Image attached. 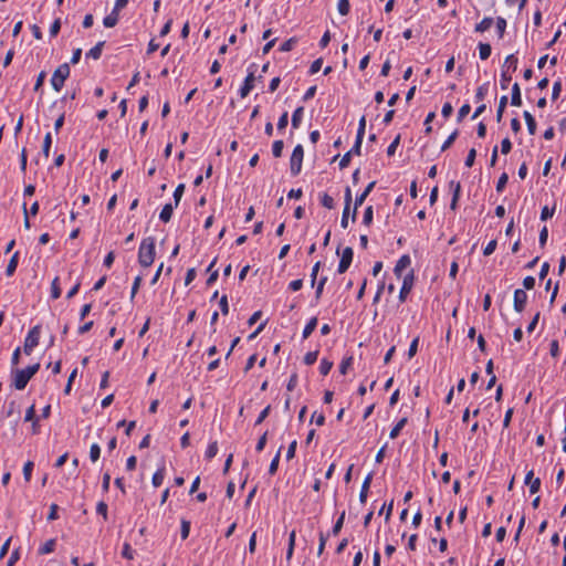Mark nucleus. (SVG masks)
Here are the masks:
<instances>
[{
  "label": "nucleus",
  "mask_w": 566,
  "mask_h": 566,
  "mask_svg": "<svg viewBox=\"0 0 566 566\" xmlns=\"http://www.w3.org/2000/svg\"><path fill=\"white\" fill-rule=\"evenodd\" d=\"M155 238L147 237L143 239L138 250V262L143 268H148L155 260Z\"/></svg>",
  "instance_id": "f257e3e1"
},
{
  "label": "nucleus",
  "mask_w": 566,
  "mask_h": 566,
  "mask_svg": "<svg viewBox=\"0 0 566 566\" xmlns=\"http://www.w3.org/2000/svg\"><path fill=\"white\" fill-rule=\"evenodd\" d=\"M39 369H40L39 363L30 365L24 369H15L13 371V382H12L14 388L17 390H23L27 387L29 380L38 373Z\"/></svg>",
  "instance_id": "f03ea898"
},
{
  "label": "nucleus",
  "mask_w": 566,
  "mask_h": 566,
  "mask_svg": "<svg viewBox=\"0 0 566 566\" xmlns=\"http://www.w3.org/2000/svg\"><path fill=\"white\" fill-rule=\"evenodd\" d=\"M70 72L69 63H63L57 66L51 77V85L54 91L60 92L63 88L66 78L70 76Z\"/></svg>",
  "instance_id": "7ed1b4c3"
},
{
  "label": "nucleus",
  "mask_w": 566,
  "mask_h": 566,
  "mask_svg": "<svg viewBox=\"0 0 566 566\" xmlns=\"http://www.w3.org/2000/svg\"><path fill=\"white\" fill-rule=\"evenodd\" d=\"M304 158V148L301 144L296 145L290 158V170L293 177L297 176L302 170V163Z\"/></svg>",
  "instance_id": "20e7f679"
},
{
  "label": "nucleus",
  "mask_w": 566,
  "mask_h": 566,
  "mask_svg": "<svg viewBox=\"0 0 566 566\" xmlns=\"http://www.w3.org/2000/svg\"><path fill=\"white\" fill-rule=\"evenodd\" d=\"M253 67H255V64L250 65L249 72H248L247 77L244 78L243 85L239 90V94H240L241 98L247 97L250 94V92L252 91V88L254 87L255 76H254V70H252Z\"/></svg>",
  "instance_id": "39448f33"
},
{
  "label": "nucleus",
  "mask_w": 566,
  "mask_h": 566,
  "mask_svg": "<svg viewBox=\"0 0 566 566\" xmlns=\"http://www.w3.org/2000/svg\"><path fill=\"white\" fill-rule=\"evenodd\" d=\"M413 280H415L413 270H410V272L403 276L402 285H401V289L399 292V301L401 303L407 300L408 294L412 290Z\"/></svg>",
  "instance_id": "423d86ee"
},
{
  "label": "nucleus",
  "mask_w": 566,
  "mask_h": 566,
  "mask_svg": "<svg viewBox=\"0 0 566 566\" xmlns=\"http://www.w3.org/2000/svg\"><path fill=\"white\" fill-rule=\"evenodd\" d=\"M353 256H354V251L350 247H347L343 250L340 260L338 263V268H337V272L339 274H343L348 270V268L352 264Z\"/></svg>",
  "instance_id": "0eeeda50"
},
{
  "label": "nucleus",
  "mask_w": 566,
  "mask_h": 566,
  "mask_svg": "<svg viewBox=\"0 0 566 566\" xmlns=\"http://www.w3.org/2000/svg\"><path fill=\"white\" fill-rule=\"evenodd\" d=\"M527 303V294L523 289H516L514 291L513 307L517 313H522L525 310Z\"/></svg>",
  "instance_id": "6e6552de"
},
{
  "label": "nucleus",
  "mask_w": 566,
  "mask_h": 566,
  "mask_svg": "<svg viewBox=\"0 0 566 566\" xmlns=\"http://www.w3.org/2000/svg\"><path fill=\"white\" fill-rule=\"evenodd\" d=\"M375 185H376V181H371L367 185V187L365 188V190L356 196V199H355V203H354V211H353V214H352V220L355 221L356 220V213H357V209L358 207H360L364 201L366 200V198L368 197V195L373 191V189L375 188Z\"/></svg>",
  "instance_id": "1a4fd4ad"
},
{
  "label": "nucleus",
  "mask_w": 566,
  "mask_h": 566,
  "mask_svg": "<svg viewBox=\"0 0 566 566\" xmlns=\"http://www.w3.org/2000/svg\"><path fill=\"white\" fill-rule=\"evenodd\" d=\"M411 263V259L408 254H403L397 261L394 273L397 277H401L403 270H406Z\"/></svg>",
  "instance_id": "9d476101"
},
{
  "label": "nucleus",
  "mask_w": 566,
  "mask_h": 566,
  "mask_svg": "<svg viewBox=\"0 0 566 566\" xmlns=\"http://www.w3.org/2000/svg\"><path fill=\"white\" fill-rule=\"evenodd\" d=\"M40 334H41V326L40 325L33 326L28 332V335H27V337L24 339V343L33 345V346L36 347L39 345Z\"/></svg>",
  "instance_id": "9b49d317"
},
{
  "label": "nucleus",
  "mask_w": 566,
  "mask_h": 566,
  "mask_svg": "<svg viewBox=\"0 0 566 566\" xmlns=\"http://www.w3.org/2000/svg\"><path fill=\"white\" fill-rule=\"evenodd\" d=\"M371 480H373V473H369V474H367V476L365 478V480L361 484V489H360V493H359V501L363 504L366 503V501H367V495H368Z\"/></svg>",
  "instance_id": "f8f14e48"
},
{
  "label": "nucleus",
  "mask_w": 566,
  "mask_h": 566,
  "mask_svg": "<svg viewBox=\"0 0 566 566\" xmlns=\"http://www.w3.org/2000/svg\"><path fill=\"white\" fill-rule=\"evenodd\" d=\"M104 44H105V41H99L97 42L87 53H86V57L87 59H93V60H98L102 55V51H103V48H104Z\"/></svg>",
  "instance_id": "ddd939ff"
},
{
  "label": "nucleus",
  "mask_w": 566,
  "mask_h": 566,
  "mask_svg": "<svg viewBox=\"0 0 566 566\" xmlns=\"http://www.w3.org/2000/svg\"><path fill=\"white\" fill-rule=\"evenodd\" d=\"M304 115V107L298 106L292 114L291 124L294 129H297L302 123Z\"/></svg>",
  "instance_id": "4468645a"
},
{
  "label": "nucleus",
  "mask_w": 566,
  "mask_h": 566,
  "mask_svg": "<svg viewBox=\"0 0 566 566\" xmlns=\"http://www.w3.org/2000/svg\"><path fill=\"white\" fill-rule=\"evenodd\" d=\"M174 208H175V205H172V203H166V205L163 207V209H161V211H160V213H159V219H160L163 222H165V223L169 222V221H170V219H171V217H172Z\"/></svg>",
  "instance_id": "2eb2a0df"
},
{
  "label": "nucleus",
  "mask_w": 566,
  "mask_h": 566,
  "mask_svg": "<svg viewBox=\"0 0 566 566\" xmlns=\"http://www.w3.org/2000/svg\"><path fill=\"white\" fill-rule=\"evenodd\" d=\"M511 104L513 106L522 105L521 88H520L518 83H514L512 86Z\"/></svg>",
  "instance_id": "dca6fc26"
},
{
  "label": "nucleus",
  "mask_w": 566,
  "mask_h": 566,
  "mask_svg": "<svg viewBox=\"0 0 566 566\" xmlns=\"http://www.w3.org/2000/svg\"><path fill=\"white\" fill-rule=\"evenodd\" d=\"M493 22V18L485 17L480 23L475 24L474 31L478 33H483L492 27Z\"/></svg>",
  "instance_id": "f3484780"
},
{
  "label": "nucleus",
  "mask_w": 566,
  "mask_h": 566,
  "mask_svg": "<svg viewBox=\"0 0 566 566\" xmlns=\"http://www.w3.org/2000/svg\"><path fill=\"white\" fill-rule=\"evenodd\" d=\"M408 422V418L407 417H403L401 418L394 427L392 429L390 430L389 432V437L390 439H396L400 431L403 429V427L407 424Z\"/></svg>",
  "instance_id": "a211bd4d"
},
{
  "label": "nucleus",
  "mask_w": 566,
  "mask_h": 566,
  "mask_svg": "<svg viewBox=\"0 0 566 566\" xmlns=\"http://www.w3.org/2000/svg\"><path fill=\"white\" fill-rule=\"evenodd\" d=\"M523 116L526 122L530 135H534L536 133V122L533 115L528 111H524Z\"/></svg>",
  "instance_id": "6ab92c4d"
},
{
  "label": "nucleus",
  "mask_w": 566,
  "mask_h": 566,
  "mask_svg": "<svg viewBox=\"0 0 566 566\" xmlns=\"http://www.w3.org/2000/svg\"><path fill=\"white\" fill-rule=\"evenodd\" d=\"M511 80H512V73L509 72V69H505V65H502L501 80H500L501 88L506 90L509 87Z\"/></svg>",
  "instance_id": "aec40b11"
},
{
  "label": "nucleus",
  "mask_w": 566,
  "mask_h": 566,
  "mask_svg": "<svg viewBox=\"0 0 566 566\" xmlns=\"http://www.w3.org/2000/svg\"><path fill=\"white\" fill-rule=\"evenodd\" d=\"M18 262H19V252H15V253L11 256V259H10V261H9L8 265H7V269H6V274H7V276H12V275H13V273H14V272H15V270H17Z\"/></svg>",
  "instance_id": "412c9836"
},
{
  "label": "nucleus",
  "mask_w": 566,
  "mask_h": 566,
  "mask_svg": "<svg viewBox=\"0 0 566 566\" xmlns=\"http://www.w3.org/2000/svg\"><path fill=\"white\" fill-rule=\"evenodd\" d=\"M317 326V317H312L307 324L305 325L304 329H303V334H302V337L304 339L308 338L310 335L314 332V329L316 328Z\"/></svg>",
  "instance_id": "4be33fe9"
},
{
  "label": "nucleus",
  "mask_w": 566,
  "mask_h": 566,
  "mask_svg": "<svg viewBox=\"0 0 566 566\" xmlns=\"http://www.w3.org/2000/svg\"><path fill=\"white\" fill-rule=\"evenodd\" d=\"M517 62L518 60L515 54H510L506 56L503 65H505V69H509L510 73H513L517 69Z\"/></svg>",
  "instance_id": "5701e85b"
},
{
  "label": "nucleus",
  "mask_w": 566,
  "mask_h": 566,
  "mask_svg": "<svg viewBox=\"0 0 566 566\" xmlns=\"http://www.w3.org/2000/svg\"><path fill=\"white\" fill-rule=\"evenodd\" d=\"M118 22V12L112 10V12L106 15L103 20V24L106 27V28H113L117 24Z\"/></svg>",
  "instance_id": "b1692460"
},
{
  "label": "nucleus",
  "mask_w": 566,
  "mask_h": 566,
  "mask_svg": "<svg viewBox=\"0 0 566 566\" xmlns=\"http://www.w3.org/2000/svg\"><path fill=\"white\" fill-rule=\"evenodd\" d=\"M478 48H479V55H480L481 60H486L490 57L492 48L489 43L480 42Z\"/></svg>",
  "instance_id": "393cba45"
},
{
  "label": "nucleus",
  "mask_w": 566,
  "mask_h": 566,
  "mask_svg": "<svg viewBox=\"0 0 566 566\" xmlns=\"http://www.w3.org/2000/svg\"><path fill=\"white\" fill-rule=\"evenodd\" d=\"M55 549V539L51 538L46 541L40 548L39 554L40 555H46L52 553Z\"/></svg>",
  "instance_id": "a878e982"
},
{
  "label": "nucleus",
  "mask_w": 566,
  "mask_h": 566,
  "mask_svg": "<svg viewBox=\"0 0 566 566\" xmlns=\"http://www.w3.org/2000/svg\"><path fill=\"white\" fill-rule=\"evenodd\" d=\"M164 479H165V468L158 469L153 475V479H151L153 485L155 488L160 486L164 482Z\"/></svg>",
  "instance_id": "bb28decb"
},
{
  "label": "nucleus",
  "mask_w": 566,
  "mask_h": 566,
  "mask_svg": "<svg viewBox=\"0 0 566 566\" xmlns=\"http://www.w3.org/2000/svg\"><path fill=\"white\" fill-rule=\"evenodd\" d=\"M51 145H52V136H51V133H48L44 136L43 146H42V154L46 159L50 157Z\"/></svg>",
  "instance_id": "cd10ccee"
},
{
  "label": "nucleus",
  "mask_w": 566,
  "mask_h": 566,
  "mask_svg": "<svg viewBox=\"0 0 566 566\" xmlns=\"http://www.w3.org/2000/svg\"><path fill=\"white\" fill-rule=\"evenodd\" d=\"M60 296H61L60 282H59V277L55 276L51 283V297L53 300H57Z\"/></svg>",
  "instance_id": "c85d7f7f"
},
{
  "label": "nucleus",
  "mask_w": 566,
  "mask_h": 566,
  "mask_svg": "<svg viewBox=\"0 0 566 566\" xmlns=\"http://www.w3.org/2000/svg\"><path fill=\"white\" fill-rule=\"evenodd\" d=\"M506 105H507V96H506V95H503V96L500 98L499 107H497V111H496V120H497V122H501V120H502L503 113H504V109H505Z\"/></svg>",
  "instance_id": "c756f323"
},
{
  "label": "nucleus",
  "mask_w": 566,
  "mask_h": 566,
  "mask_svg": "<svg viewBox=\"0 0 566 566\" xmlns=\"http://www.w3.org/2000/svg\"><path fill=\"white\" fill-rule=\"evenodd\" d=\"M488 92H489V83H484V84L480 85L475 91V101L480 102V101L484 99Z\"/></svg>",
  "instance_id": "7c9ffc66"
},
{
  "label": "nucleus",
  "mask_w": 566,
  "mask_h": 566,
  "mask_svg": "<svg viewBox=\"0 0 566 566\" xmlns=\"http://www.w3.org/2000/svg\"><path fill=\"white\" fill-rule=\"evenodd\" d=\"M495 25H496V31H497L499 38L502 39L505 33V29H506V20L503 17H497L496 21H495Z\"/></svg>",
  "instance_id": "2f4dec72"
},
{
  "label": "nucleus",
  "mask_w": 566,
  "mask_h": 566,
  "mask_svg": "<svg viewBox=\"0 0 566 566\" xmlns=\"http://www.w3.org/2000/svg\"><path fill=\"white\" fill-rule=\"evenodd\" d=\"M373 219H374V209H373V206H368V207H366V209L364 211L363 223L368 227L371 224Z\"/></svg>",
  "instance_id": "473e14b6"
},
{
  "label": "nucleus",
  "mask_w": 566,
  "mask_h": 566,
  "mask_svg": "<svg viewBox=\"0 0 566 566\" xmlns=\"http://www.w3.org/2000/svg\"><path fill=\"white\" fill-rule=\"evenodd\" d=\"M344 521H345V511L342 512V514L339 515V517L337 518V521L335 522V524L332 528V534L334 536L339 534V532L344 525Z\"/></svg>",
  "instance_id": "72a5a7b5"
},
{
  "label": "nucleus",
  "mask_w": 566,
  "mask_h": 566,
  "mask_svg": "<svg viewBox=\"0 0 566 566\" xmlns=\"http://www.w3.org/2000/svg\"><path fill=\"white\" fill-rule=\"evenodd\" d=\"M281 449L282 448L279 449V451L276 452V454L274 455V458L272 459V461L270 463L269 473L271 475L275 474V472L277 471L280 457H281Z\"/></svg>",
  "instance_id": "f704fd0d"
},
{
  "label": "nucleus",
  "mask_w": 566,
  "mask_h": 566,
  "mask_svg": "<svg viewBox=\"0 0 566 566\" xmlns=\"http://www.w3.org/2000/svg\"><path fill=\"white\" fill-rule=\"evenodd\" d=\"M218 453V442L217 441H213L211 443H209L207 450H206V459L208 460H211L212 458H214Z\"/></svg>",
  "instance_id": "c9c22d12"
},
{
  "label": "nucleus",
  "mask_w": 566,
  "mask_h": 566,
  "mask_svg": "<svg viewBox=\"0 0 566 566\" xmlns=\"http://www.w3.org/2000/svg\"><path fill=\"white\" fill-rule=\"evenodd\" d=\"M321 203L323 207L327 209H333L335 206L333 197H331L328 193L324 192L321 195Z\"/></svg>",
  "instance_id": "e433bc0d"
},
{
  "label": "nucleus",
  "mask_w": 566,
  "mask_h": 566,
  "mask_svg": "<svg viewBox=\"0 0 566 566\" xmlns=\"http://www.w3.org/2000/svg\"><path fill=\"white\" fill-rule=\"evenodd\" d=\"M283 148H284V143L283 140L279 139V140H275L272 145V154L275 158H279L282 156V151H283Z\"/></svg>",
  "instance_id": "4c0bfd02"
},
{
  "label": "nucleus",
  "mask_w": 566,
  "mask_h": 566,
  "mask_svg": "<svg viewBox=\"0 0 566 566\" xmlns=\"http://www.w3.org/2000/svg\"><path fill=\"white\" fill-rule=\"evenodd\" d=\"M353 356L344 357L339 365V373L345 375L348 368L353 365Z\"/></svg>",
  "instance_id": "58836bf2"
},
{
  "label": "nucleus",
  "mask_w": 566,
  "mask_h": 566,
  "mask_svg": "<svg viewBox=\"0 0 566 566\" xmlns=\"http://www.w3.org/2000/svg\"><path fill=\"white\" fill-rule=\"evenodd\" d=\"M184 191H185V185L184 184H179L175 191H174V205L175 207H178L180 200H181V197L184 195Z\"/></svg>",
  "instance_id": "ea45409f"
},
{
  "label": "nucleus",
  "mask_w": 566,
  "mask_h": 566,
  "mask_svg": "<svg viewBox=\"0 0 566 566\" xmlns=\"http://www.w3.org/2000/svg\"><path fill=\"white\" fill-rule=\"evenodd\" d=\"M470 111H471L470 104H468V103L463 104L460 107V109L458 111V116H457L458 123H461L468 116Z\"/></svg>",
  "instance_id": "a19ab883"
},
{
  "label": "nucleus",
  "mask_w": 566,
  "mask_h": 566,
  "mask_svg": "<svg viewBox=\"0 0 566 566\" xmlns=\"http://www.w3.org/2000/svg\"><path fill=\"white\" fill-rule=\"evenodd\" d=\"M101 457V447L97 443H93L90 449V459L92 462H96Z\"/></svg>",
  "instance_id": "79ce46f5"
},
{
  "label": "nucleus",
  "mask_w": 566,
  "mask_h": 566,
  "mask_svg": "<svg viewBox=\"0 0 566 566\" xmlns=\"http://www.w3.org/2000/svg\"><path fill=\"white\" fill-rule=\"evenodd\" d=\"M337 9L342 15H347L349 12V9H350L349 1L348 0H338Z\"/></svg>",
  "instance_id": "37998d69"
},
{
  "label": "nucleus",
  "mask_w": 566,
  "mask_h": 566,
  "mask_svg": "<svg viewBox=\"0 0 566 566\" xmlns=\"http://www.w3.org/2000/svg\"><path fill=\"white\" fill-rule=\"evenodd\" d=\"M296 42H297V40L295 38H291V39L284 41L280 46V51L281 52H290L291 50H293Z\"/></svg>",
  "instance_id": "c03bdc74"
},
{
  "label": "nucleus",
  "mask_w": 566,
  "mask_h": 566,
  "mask_svg": "<svg viewBox=\"0 0 566 566\" xmlns=\"http://www.w3.org/2000/svg\"><path fill=\"white\" fill-rule=\"evenodd\" d=\"M332 367H333V363L324 358L321 360V364H319V373L323 376H326L331 371Z\"/></svg>",
  "instance_id": "a18cd8bd"
},
{
  "label": "nucleus",
  "mask_w": 566,
  "mask_h": 566,
  "mask_svg": "<svg viewBox=\"0 0 566 566\" xmlns=\"http://www.w3.org/2000/svg\"><path fill=\"white\" fill-rule=\"evenodd\" d=\"M458 130L455 129L453 133L450 134V136L444 140V143L441 146V151H446L457 139L458 137Z\"/></svg>",
  "instance_id": "49530a36"
},
{
  "label": "nucleus",
  "mask_w": 566,
  "mask_h": 566,
  "mask_svg": "<svg viewBox=\"0 0 566 566\" xmlns=\"http://www.w3.org/2000/svg\"><path fill=\"white\" fill-rule=\"evenodd\" d=\"M509 181V176L506 172H503L499 179H497V182H496V191L497 192H502L503 189L505 188L506 184Z\"/></svg>",
  "instance_id": "de8ad7c7"
},
{
  "label": "nucleus",
  "mask_w": 566,
  "mask_h": 566,
  "mask_svg": "<svg viewBox=\"0 0 566 566\" xmlns=\"http://www.w3.org/2000/svg\"><path fill=\"white\" fill-rule=\"evenodd\" d=\"M33 467H34V464L32 461H28L23 465V476L27 482H29L31 480Z\"/></svg>",
  "instance_id": "09e8293b"
},
{
  "label": "nucleus",
  "mask_w": 566,
  "mask_h": 566,
  "mask_svg": "<svg viewBox=\"0 0 566 566\" xmlns=\"http://www.w3.org/2000/svg\"><path fill=\"white\" fill-rule=\"evenodd\" d=\"M107 509H108V506L104 501H99L96 505V513L102 515L104 521H107V518H108Z\"/></svg>",
  "instance_id": "8fccbe9b"
},
{
  "label": "nucleus",
  "mask_w": 566,
  "mask_h": 566,
  "mask_svg": "<svg viewBox=\"0 0 566 566\" xmlns=\"http://www.w3.org/2000/svg\"><path fill=\"white\" fill-rule=\"evenodd\" d=\"M122 556L129 560L134 558V551L129 543H124L123 549H122Z\"/></svg>",
  "instance_id": "3c124183"
},
{
  "label": "nucleus",
  "mask_w": 566,
  "mask_h": 566,
  "mask_svg": "<svg viewBox=\"0 0 566 566\" xmlns=\"http://www.w3.org/2000/svg\"><path fill=\"white\" fill-rule=\"evenodd\" d=\"M190 532V522L187 520H181L180 535L182 539L188 538Z\"/></svg>",
  "instance_id": "603ef678"
},
{
  "label": "nucleus",
  "mask_w": 566,
  "mask_h": 566,
  "mask_svg": "<svg viewBox=\"0 0 566 566\" xmlns=\"http://www.w3.org/2000/svg\"><path fill=\"white\" fill-rule=\"evenodd\" d=\"M317 357H318V352L317 350L308 352L304 356V364L305 365H313L317 360Z\"/></svg>",
  "instance_id": "864d4df0"
},
{
  "label": "nucleus",
  "mask_w": 566,
  "mask_h": 566,
  "mask_svg": "<svg viewBox=\"0 0 566 566\" xmlns=\"http://www.w3.org/2000/svg\"><path fill=\"white\" fill-rule=\"evenodd\" d=\"M399 143H400V135H397L396 138L390 143V145L387 148L388 156L395 155L397 147L399 146Z\"/></svg>",
  "instance_id": "5fc2aeb1"
},
{
  "label": "nucleus",
  "mask_w": 566,
  "mask_h": 566,
  "mask_svg": "<svg viewBox=\"0 0 566 566\" xmlns=\"http://www.w3.org/2000/svg\"><path fill=\"white\" fill-rule=\"evenodd\" d=\"M287 124H289V113H287V112H284V113L280 116V118H279V120H277V125H276V126H277V129H279V130H283V129H285V128H286V126H287Z\"/></svg>",
  "instance_id": "6e6d98bb"
},
{
  "label": "nucleus",
  "mask_w": 566,
  "mask_h": 566,
  "mask_svg": "<svg viewBox=\"0 0 566 566\" xmlns=\"http://www.w3.org/2000/svg\"><path fill=\"white\" fill-rule=\"evenodd\" d=\"M266 441H268V431H265L258 440L256 442V446H255V450L256 452H262L265 448V444H266Z\"/></svg>",
  "instance_id": "4d7b16f0"
},
{
  "label": "nucleus",
  "mask_w": 566,
  "mask_h": 566,
  "mask_svg": "<svg viewBox=\"0 0 566 566\" xmlns=\"http://www.w3.org/2000/svg\"><path fill=\"white\" fill-rule=\"evenodd\" d=\"M326 282H327V277L326 276L321 277V280L318 281L317 286H316V291H315V298L316 300L321 298Z\"/></svg>",
  "instance_id": "13d9d810"
},
{
  "label": "nucleus",
  "mask_w": 566,
  "mask_h": 566,
  "mask_svg": "<svg viewBox=\"0 0 566 566\" xmlns=\"http://www.w3.org/2000/svg\"><path fill=\"white\" fill-rule=\"evenodd\" d=\"M140 283H142V276H136L133 282V286H132L130 301H134V298L140 287Z\"/></svg>",
  "instance_id": "bf43d9fd"
},
{
  "label": "nucleus",
  "mask_w": 566,
  "mask_h": 566,
  "mask_svg": "<svg viewBox=\"0 0 566 566\" xmlns=\"http://www.w3.org/2000/svg\"><path fill=\"white\" fill-rule=\"evenodd\" d=\"M298 382V376L296 373H293L287 381L286 389L289 391H293Z\"/></svg>",
  "instance_id": "052dcab7"
},
{
  "label": "nucleus",
  "mask_w": 566,
  "mask_h": 566,
  "mask_svg": "<svg viewBox=\"0 0 566 566\" xmlns=\"http://www.w3.org/2000/svg\"><path fill=\"white\" fill-rule=\"evenodd\" d=\"M554 212H555V207L554 208H548L547 206L543 207V209L541 211V220L545 221V220L552 218Z\"/></svg>",
  "instance_id": "680f3d73"
},
{
  "label": "nucleus",
  "mask_w": 566,
  "mask_h": 566,
  "mask_svg": "<svg viewBox=\"0 0 566 566\" xmlns=\"http://www.w3.org/2000/svg\"><path fill=\"white\" fill-rule=\"evenodd\" d=\"M270 411H271V406L269 405V406H266V407H265V408L260 412V415L258 416V418H256V420H255V423H254V424H255V426L261 424V423L265 420V418L269 416Z\"/></svg>",
  "instance_id": "e2e57ef3"
},
{
  "label": "nucleus",
  "mask_w": 566,
  "mask_h": 566,
  "mask_svg": "<svg viewBox=\"0 0 566 566\" xmlns=\"http://www.w3.org/2000/svg\"><path fill=\"white\" fill-rule=\"evenodd\" d=\"M475 157H476V150L474 148H471L465 158V163H464L465 166L469 168L472 167L474 165Z\"/></svg>",
  "instance_id": "0e129e2a"
},
{
  "label": "nucleus",
  "mask_w": 566,
  "mask_h": 566,
  "mask_svg": "<svg viewBox=\"0 0 566 566\" xmlns=\"http://www.w3.org/2000/svg\"><path fill=\"white\" fill-rule=\"evenodd\" d=\"M562 92V82L560 80L554 82L553 84V91H552V99H557Z\"/></svg>",
  "instance_id": "69168bd1"
},
{
  "label": "nucleus",
  "mask_w": 566,
  "mask_h": 566,
  "mask_svg": "<svg viewBox=\"0 0 566 566\" xmlns=\"http://www.w3.org/2000/svg\"><path fill=\"white\" fill-rule=\"evenodd\" d=\"M549 354L556 358L559 355V345L557 339H553L549 345Z\"/></svg>",
  "instance_id": "338daca9"
},
{
  "label": "nucleus",
  "mask_w": 566,
  "mask_h": 566,
  "mask_svg": "<svg viewBox=\"0 0 566 566\" xmlns=\"http://www.w3.org/2000/svg\"><path fill=\"white\" fill-rule=\"evenodd\" d=\"M322 64H323V59L319 57V59H316L310 66V74L313 75L315 73H317L321 67H322Z\"/></svg>",
  "instance_id": "774afa93"
}]
</instances>
